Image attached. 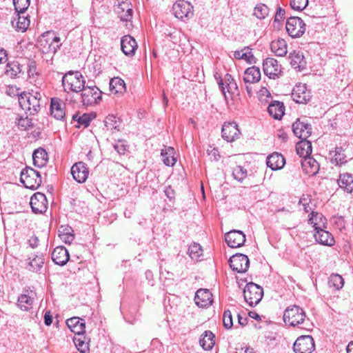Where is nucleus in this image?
<instances>
[{"label": "nucleus", "instance_id": "nucleus-1", "mask_svg": "<svg viewBox=\"0 0 353 353\" xmlns=\"http://www.w3.org/2000/svg\"><path fill=\"white\" fill-rule=\"evenodd\" d=\"M62 86L65 92H81L84 88L85 80L79 71H68L62 77Z\"/></svg>", "mask_w": 353, "mask_h": 353}, {"label": "nucleus", "instance_id": "nucleus-2", "mask_svg": "<svg viewBox=\"0 0 353 353\" xmlns=\"http://www.w3.org/2000/svg\"><path fill=\"white\" fill-rule=\"evenodd\" d=\"M41 94L39 92H23L19 97L21 108L30 115L39 112L41 107Z\"/></svg>", "mask_w": 353, "mask_h": 353}, {"label": "nucleus", "instance_id": "nucleus-3", "mask_svg": "<svg viewBox=\"0 0 353 353\" xmlns=\"http://www.w3.org/2000/svg\"><path fill=\"white\" fill-rule=\"evenodd\" d=\"M283 318L285 324L295 327L305 323L306 314L303 308L293 305L285 309Z\"/></svg>", "mask_w": 353, "mask_h": 353}, {"label": "nucleus", "instance_id": "nucleus-4", "mask_svg": "<svg viewBox=\"0 0 353 353\" xmlns=\"http://www.w3.org/2000/svg\"><path fill=\"white\" fill-rule=\"evenodd\" d=\"M20 181L28 189L36 190L41 184L40 173L32 168L26 167L21 172Z\"/></svg>", "mask_w": 353, "mask_h": 353}, {"label": "nucleus", "instance_id": "nucleus-5", "mask_svg": "<svg viewBox=\"0 0 353 353\" xmlns=\"http://www.w3.org/2000/svg\"><path fill=\"white\" fill-rule=\"evenodd\" d=\"M243 296L250 306H255L260 303L263 296V289L253 282L248 283L243 290Z\"/></svg>", "mask_w": 353, "mask_h": 353}, {"label": "nucleus", "instance_id": "nucleus-6", "mask_svg": "<svg viewBox=\"0 0 353 353\" xmlns=\"http://www.w3.org/2000/svg\"><path fill=\"white\" fill-rule=\"evenodd\" d=\"M81 102L85 106L99 103L102 99V92L97 86H85L81 90Z\"/></svg>", "mask_w": 353, "mask_h": 353}, {"label": "nucleus", "instance_id": "nucleus-7", "mask_svg": "<svg viewBox=\"0 0 353 353\" xmlns=\"http://www.w3.org/2000/svg\"><path fill=\"white\" fill-rule=\"evenodd\" d=\"M285 28L292 38H299L305 32V24L298 17H291L287 20Z\"/></svg>", "mask_w": 353, "mask_h": 353}, {"label": "nucleus", "instance_id": "nucleus-8", "mask_svg": "<svg viewBox=\"0 0 353 353\" xmlns=\"http://www.w3.org/2000/svg\"><path fill=\"white\" fill-rule=\"evenodd\" d=\"M174 16L181 20L190 19L193 16V6L188 1H177L172 6Z\"/></svg>", "mask_w": 353, "mask_h": 353}, {"label": "nucleus", "instance_id": "nucleus-9", "mask_svg": "<svg viewBox=\"0 0 353 353\" xmlns=\"http://www.w3.org/2000/svg\"><path fill=\"white\" fill-rule=\"evenodd\" d=\"M114 12L123 21H130L132 19L133 10L130 0H116Z\"/></svg>", "mask_w": 353, "mask_h": 353}, {"label": "nucleus", "instance_id": "nucleus-10", "mask_svg": "<svg viewBox=\"0 0 353 353\" xmlns=\"http://www.w3.org/2000/svg\"><path fill=\"white\" fill-rule=\"evenodd\" d=\"M295 353H312L315 350L314 339L310 335H303L297 338L294 343Z\"/></svg>", "mask_w": 353, "mask_h": 353}, {"label": "nucleus", "instance_id": "nucleus-11", "mask_svg": "<svg viewBox=\"0 0 353 353\" xmlns=\"http://www.w3.org/2000/svg\"><path fill=\"white\" fill-rule=\"evenodd\" d=\"M229 264L232 270L238 273H244L249 268L250 260L247 255L239 253L230 258Z\"/></svg>", "mask_w": 353, "mask_h": 353}, {"label": "nucleus", "instance_id": "nucleus-12", "mask_svg": "<svg viewBox=\"0 0 353 353\" xmlns=\"http://www.w3.org/2000/svg\"><path fill=\"white\" fill-rule=\"evenodd\" d=\"M263 70L264 74L272 79L279 78L282 73L281 65L274 58H267L263 61Z\"/></svg>", "mask_w": 353, "mask_h": 353}, {"label": "nucleus", "instance_id": "nucleus-13", "mask_svg": "<svg viewBox=\"0 0 353 353\" xmlns=\"http://www.w3.org/2000/svg\"><path fill=\"white\" fill-rule=\"evenodd\" d=\"M30 204L33 212L42 214L46 211L48 203L44 194L36 192L31 196Z\"/></svg>", "mask_w": 353, "mask_h": 353}, {"label": "nucleus", "instance_id": "nucleus-14", "mask_svg": "<svg viewBox=\"0 0 353 353\" xmlns=\"http://www.w3.org/2000/svg\"><path fill=\"white\" fill-rule=\"evenodd\" d=\"M222 137L228 142H233L240 137L241 132L235 122H225L222 126Z\"/></svg>", "mask_w": 353, "mask_h": 353}, {"label": "nucleus", "instance_id": "nucleus-15", "mask_svg": "<svg viewBox=\"0 0 353 353\" xmlns=\"http://www.w3.org/2000/svg\"><path fill=\"white\" fill-rule=\"evenodd\" d=\"M70 172L73 179L79 183H84L89 176V169L83 161L75 163L72 166Z\"/></svg>", "mask_w": 353, "mask_h": 353}, {"label": "nucleus", "instance_id": "nucleus-16", "mask_svg": "<svg viewBox=\"0 0 353 353\" xmlns=\"http://www.w3.org/2000/svg\"><path fill=\"white\" fill-rule=\"evenodd\" d=\"M225 241L230 248L242 246L245 241V235L241 230H231L225 234Z\"/></svg>", "mask_w": 353, "mask_h": 353}, {"label": "nucleus", "instance_id": "nucleus-17", "mask_svg": "<svg viewBox=\"0 0 353 353\" xmlns=\"http://www.w3.org/2000/svg\"><path fill=\"white\" fill-rule=\"evenodd\" d=\"M36 296V293L28 289H24L23 294L18 298V306L21 310L28 311L32 307V305Z\"/></svg>", "mask_w": 353, "mask_h": 353}, {"label": "nucleus", "instance_id": "nucleus-18", "mask_svg": "<svg viewBox=\"0 0 353 353\" xmlns=\"http://www.w3.org/2000/svg\"><path fill=\"white\" fill-rule=\"evenodd\" d=\"M292 130L294 134L301 139H307L311 133V125L297 119L292 125Z\"/></svg>", "mask_w": 353, "mask_h": 353}, {"label": "nucleus", "instance_id": "nucleus-19", "mask_svg": "<svg viewBox=\"0 0 353 353\" xmlns=\"http://www.w3.org/2000/svg\"><path fill=\"white\" fill-rule=\"evenodd\" d=\"M292 97L297 103H305L310 99V92L305 84L296 85L292 90Z\"/></svg>", "mask_w": 353, "mask_h": 353}, {"label": "nucleus", "instance_id": "nucleus-20", "mask_svg": "<svg viewBox=\"0 0 353 353\" xmlns=\"http://www.w3.org/2000/svg\"><path fill=\"white\" fill-rule=\"evenodd\" d=\"M195 303L200 307H206L212 303V294L209 290L199 289L194 296Z\"/></svg>", "mask_w": 353, "mask_h": 353}, {"label": "nucleus", "instance_id": "nucleus-21", "mask_svg": "<svg viewBox=\"0 0 353 353\" xmlns=\"http://www.w3.org/2000/svg\"><path fill=\"white\" fill-rule=\"evenodd\" d=\"M137 46V41L130 35H125L121 39V50L127 56H133Z\"/></svg>", "mask_w": 353, "mask_h": 353}, {"label": "nucleus", "instance_id": "nucleus-22", "mask_svg": "<svg viewBox=\"0 0 353 353\" xmlns=\"http://www.w3.org/2000/svg\"><path fill=\"white\" fill-rule=\"evenodd\" d=\"M327 228H321L320 229L315 230V234L314 236L316 242L320 244L332 246L334 244V239L332 234L327 231Z\"/></svg>", "mask_w": 353, "mask_h": 353}, {"label": "nucleus", "instance_id": "nucleus-23", "mask_svg": "<svg viewBox=\"0 0 353 353\" xmlns=\"http://www.w3.org/2000/svg\"><path fill=\"white\" fill-rule=\"evenodd\" d=\"M66 325L76 335L83 334L85 329V321L79 317L74 316L67 319Z\"/></svg>", "mask_w": 353, "mask_h": 353}, {"label": "nucleus", "instance_id": "nucleus-24", "mask_svg": "<svg viewBox=\"0 0 353 353\" xmlns=\"http://www.w3.org/2000/svg\"><path fill=\"white\" fill-rule=\"evenodd\" d=\"M307 222L314 228V230L327 227L326 217L322 213L318 212L312 211L308 215Z\"/></svg>", "mask_w": 353, "mask_h": 353}, {"label": "nucleus", "instance_id": "nucleus-25", "mask_svg": "<svg viewBox=\"0 0 353 353\" xmlns=\"http://www.w3.org/2000/svg\"><path fill=\"white\" fill-rule=\"evenodd\" d=\"M301 166L303 172L309 176L316 175L319 170V164L310 156L301 160Z\"/></svg>", "mask_w": 353, "mask_h": 353}, {"label": "nucleus", "instance_id": "nucleus-26", "mask_svg": "<svg viewBox=\"0 0 353 353\" xmlns=\"http://www.w3.org/2000/svg\"><path fill=\"white\" fill-rule=\"evenodd\" d=\"M68 250L63 246H59L54 249L52 252V259L54 263L59 265H64L69 260Z\"/></svg>", "mask_w": 353, "mask_h": 353}, {"label": "nucleus", "instance_id": "nucleus-27", "mask_svg": "<svg viewBox=\"0 0 353 353\" xmlns=\"http://www.w3.org/2000/svg\"><path fill=\"white\" fill-rule=\"evenodd\" d=\"M64 106L59 99L52 98L50 104L51 115L57 120H63L65 116Z\"/></svg>", "mask_w": 353, "mask_h": 353}, {"label": "nucleus", "instance_id": "nucleus-28", "mask_svg": "<svg viewBox=\"0 0 353 353\" xmlns=\"http://www.w3.org/2000/svg\"><path fill=\"white\" fill-rule=\"evenodd\" d=\"M283 156L278 152H274L267 157L266 164L272 170L281 169L285 165Z\"/></svg>", "mask_w": 353, "mask_h": 353}, {"label": "nucleus", "instance_id": "nucleus-29", "mask_svg": "<svg viewBox=\"0 0 353 353\" xmlns=\"http://www.w3.org/2000/svg\"><path fill=\"white\" fill-rule=\"evenodd\" d=\"M23 14L24 13L17 12L16 16L13 17V19L11 21L12 27L17 31H21L22 32H25L30 25V19L28 17L21 15Z\"/></svg>", "mask_w": 353, "mask_h": 353}, {"label": "nucleus", "instance_id": "nucleus-30", "mask_svg": "<svg viewBox=\"0 0 353 353\" xmlns=\"http://www.w3.org/2000/svg\"><path fill=\"white\" fill-rule=\"evenodd\" d=\"M243 81L245 83H255L261 79V71L259 68L252 66L245 70L243 75Z\"/></svg>", "mask_w": 353, "mask_h": 353}, {"label": "nucleus", "instance_id": "nucleus-31", "mask_svg": "<svg viewBox=\"0 0 353 353\" xmlns=\"http://www.w3.org/2000/svg\"><path fill=\"white\" fill-rule=\"evenodd\" d=\"M32 159L36 167L43 168L48 161V154L44 149L39 148L34 151Z\"/></svg>", "mask_w": 353, "mask_h": 353}, {"label": "nucleus", "instance_id": "nucleus-32", "mask_svg": "<svg viewBox=\"0 0 353 353\" xmlns=\"http://www.w3.org/2000/svg\"><path fill=\"white\" fill-rule=\"evenodd\" d=\"M296 151L303 159L310 156L312 151V143L307 139H301L296 145Z\"/></svg>", "mask_w": 353, "mask_h": 353}, {"label": "nucleus", "instance_id": "nucleus-33", "mask_svg": "<svg viewBox=\"0 0 353 353\" xmlns=\"http://www.w3.org/2000/svg\"><path fill=\"white\" fill-rule=\"evenodd\" d=\"M339 186L348 193L353 192V176L349 173L341 174L337 181Z\"/></svg>", "mask_w": 353, "mask_h": 353}, {"label": "nucleus", "instance_id": "nucleus-34", "mask_svg": "<svg viewBox=\"0 0 353 353\" xmlns=\"http://www.w3.org/2000/svg\"><path fill=\"white\" fill-rule=\"evenodd\" d=\"M215 336L210 330L205 331L199 339V344L205 350H211L215 344Z\"/></svg>", "mask_w": 353, "mask_h": 353}, {"label": "nucleus", "instance_id": "nucleus-35", "mask_svg": "<svg viewBox=\"0 0 353 353\" xmlns=\"http://www.w3.org/2000/svg\"><path fill=\"white\" fill-rule=\"evenodd\" d=\"M290 59L291 65L299 70H302L305 68L306 61L302 52L300 51H293L290 54Z\"/></svg>", "mask_w": 353, "mask_h": 353}, {"label": "nucleus", "instance_id": "nucleus-36", "mask_svg": "<svg viewBox=\"0 0 353 353\" xmlns=\"http://www.w3.org/2000/svg\"><path fill=\"white\" fill-rule=\"evenodd\" d=\"M287 43L283 39L272 41L270 44L271 50L278 57H283L287 52Z\"/></svg>", "mask_w": 353, "mask_h": 353}, {"label": "nucleus", "instance_id": "nucleus-37", "mask_svg": "<svg viewBox=\"0 0 353 353\" xmlns=\"http://www.w3.org/2000/svg\"><path fill=\"white\" fill-rule=\"evenodd\" d=\"M285 107L279 101H274L268 105V111L273 118L281 119L284 114Z\"/></svg>", "mask_w": 353, "mask_h": 353}, {"label": "nucleus", "instance_id": "nucleus-38", "mask_svg": "<svg viewBox=\"0 0 353 353\" xmlns=\"http://www.w3.org/2000/svg\"><path fill=\"white\" fill-rule=\"evenodd\" d=\"M110 90L112 94H123L126 91L125 83L120 77H114L110 81Z\"/></svg>", "mask_w": 353, "mask_h": 353}, {"label": "nucleus", "instance_id": "nucleus-39", "mask_svg": "<svg viewBox=\"0 0 353 353\" xmlns=\"http://www.w3.org/2000/svg\"><path fill=\"white\" fill-rule=\"evenodd\" d=\"M174 149L172 147H165L161 150V155L163 163L167 166H173L176 162V159L174 156Z\"/></svg>", "mask_w": 353, "mask_h": 353}, {"label": "nucleus", "instance_id": "nucleus-40", "mask_svg": "<svg viewBox=\"0 0 353 353\" xmlns=\"http://www.w3.org/2000/svg\"><path fill=\"white\" fill-rule=\"evenodd\" d=\"M59 236L65 243L70 244L74 239L73 230L68 225H61L58 230Z\"/></svg>", "mask_w": 353, "mask_h": 353}, {"label": "nucleus", "instance_id": "nucleus-41", "mask_svg": "<svg viewBox=\"0 0 353 353\" xmlns=\"http://www.w3.org/2000/svg\"><path fill=\"white\" fill-rule=\"evenodd\" d=\"M215 78L217 79V82L219 84V87L220 90L222 91L223 94L225 96V98L226 99V92H228L230 94H236L238 93V85L236 83V81L234 80L231 82V83L228 84L227 85L224 86V83L223 82L222 79L219 77V79L215 75Z\"/></svg>", "mask_w": 353, "mask_h": 353}, {"label": "nucleus", "instance_id": "nucleus-42", "mask_svg": "<svg viewBox=\"0 0 353 353\" xmlns=\"http://www.w3.org/2000/svg\"><path fill=\"white\" fill-rule=\"evenodd\" d=\"M28 270L32 272H38L43 267L44 259L42 254L35 255L32 259L29 258Z\"/></svg>", "mask_w": 353, "mask_h": 353}, {"label": "nucleus", "instance_id": "nucleus-43", "mask_svg": "<svg viewBox=\"0 0 353 353\" xmlns=\"http://www.w3.org/2000/svg\"><path fill=\"white\" fill-rule=\"evenodd\" d=\"M22 72V65L18 61H10L6 65L5 73L11 77H15Z\"/></svg>", "mask_w": 353, "mask_h": 353}, {"label": "nucleus", "instance_id": "nucleus-44", "mask_svg": "<svg viewBox=\"0 0 353 353\" xmlns=\"http://www.w3.org/2000/svg\"><path fill=\"white\" fill-rule=\"evenodd\" d=\"M328 285L330 288H332L334 290H339L344 285V279L338 274H332L328 279Z\"/></svg>", "mask_w": 353, "mask_h": 353}, {"label": "nucleus", "instance_id": "nucleus-45", "mask_svg": "<svg viewBox=\"0 0 353 353\" xmlns=\"http://www.w3.org/2000/svg\"><path fill=\"white\" fill-rule=\"evenodd\" d=\"M269 11L270 9L268 6L262 3H259L254 8L253 15L257 19L262 20L268 15Z\"/></svg>", "mask_w": 353, "mask_h": 353}, {"label": "nucleus", "instance_id": "nucleus-46", "mask_svg": "<svg viewBox=\"0 0 353 353\" xmlns=\"http://www.w3.org/2000/svg\"><path fill=\"white\" fill-rule=\"evenodd\" d=\"M73 341L77 350L81 353H87L89 351L88 343L85 342L83 334L74 336Z\"/></svg>", "mask_w": 353, "mask_h": 353}, {"label": "nucleus", "instance_id": "nucleus-47", "mask_svg": "<svg viewBox=\"0 0 353 353\" xmlns=\"http://www.w3.org/2000/svg\"><path fill=\"white\" fill-rule=\"evenodd\" d=\"M189 256L193 260H199V257L203 254V250L200 244L193 243L189 246L188 248Z\"/></svg>", "mask_w": 353, "mask_h": 353}, {"label": "nucleus", "instance_id": "nucleus-48", "mask_svg": "<svg viewBox=\"0 0 353 353\" xmlns=\"http://www.w3.org/2000/svg\"><path fill=\"white\" fill-rule=\"evenodd\" d=\"M94 117H92V114L85 113L81 116L74 114L72 119L77 121L79 125L88 127Z\"/></svg>", "mask_w": 353, "mask_h": 353}, {"label": "nucleus", "instance_id": "nucleus-49", "mask_svg": "<svg viewBox=\"0 0 353 353\" xmlns=\"http://www.w3.org/2000/svg\"><path fill=\"white\" fill-rule=\"evenodd\" d=\"M334 161L336 165L345 164L347 162L346 156L342 147H336L334 151Z\"/></svg>", "mask_w": 353, "mask_h": 353}, {"label": "nucleus", "instance_id": "nucleus-50", "mask_svg": "<svg viewBox=\"0 0 353 353\" xmlns=\"http://www.w3.org/2000/svg\"><path fill=\"white\" fill-rule=\"evenodd\" d=\"M16 120V123L18 128L21 130H28L32 125V120L28 117H19V118H17Z\"/></svg>", "mask_w": 353, "mask_h": 353}, {"label": "nucleus", "instance_id": "nucleus-51", "mask_svg": "<svg viewBox=\"0 0 353 353\" xmlns=\"http://www.w3.org/2000/svg\"><path fill=\"white\" fill-rule=\"evenodd\" d=\"M16 12L25 13L30 6V0H13Z\"/></svg>", "mask_w": 353, "mask_h": 353}, {"label": "nucleus", "instance_id": "nucleus-52", "mask_svg": "<svg viewBox=\"0 0 353 353\" xmlns=\"http://www.w3.org/2000/svg\"><path fill=\"white\" fill-rule=\"evenodd\" d=\"M232 176L236 180L242 181L247 176V170L241 165H237L233 168Z\"/></svg>", "mask_w": 353, "mask_h": 353}, {"label": "nucleus", "instance_id": "nucleus-53", "mask_svg": "<svg viewBox=\"0 0 353 353\" xmlns=\"http://www.w3.org/2000/svg\"><path fill=\"white\" fill-rule=\"evenodd\" d=\"M105 125L108 128V130H118L120 125L119 121L116 119V117L114 115H108L106 117V120L105 121Z\"/></svg>", "mask_w": 353, "mask_h": 353}, {"label": "nucleus", "instance_id": "nucleus-54", "mask_svg": "<svg viewBox=\"0 0 353 353\" xmlns=\"http://www.w3.org/2000/svg\"><path fill=\"white\" fill-rule=\"evenodd\" d=\"M308 4V0H291L290 6L293 10L301 11Z\"/></svg>", "mask_w": 353, "mask_h": 353}, {"label": "nucleus", "instance_id": "nucleus-55", "mask_svg": "<svg viewBox=\"0 0 353 353\" xmlns=\"http://www.w3.org/2000/svg\"><path fill=\"white\" fill-rule=\"evenodd\" d=\"M223 326L226 329H230L232 328L233 325V321H232V315L230 310H227L224 311L223 315Z\"/></svg>", "mask_w": 353, "mask_h": 353}, {"label": "nucleus", "instance_id": "nucleus-56", "mask_svg": "<svg viewBox=\"0 0 353 353\" xmlns=\"http://www.w3.org/2000/svg\"><path fill=\"white\" fill-rule=\"evenodd\" d=\"M114 148L119 154H124L125 152L128 150V145L125 143L124 141L119 140L114 145Z\"/></svg>", "mask_w": 353, "mask_h": 353}, {"label": "nucleus", "instance_id": "nucleus-57", "mask_svg": "<svg viewBox=\"0 0 353 353\" xmlns=\"http://www.w3.org/2000/svg\"><path fill=\"white\" fill-rule=\"evenodd\" d=\"M207 153L210 157L213 159L214 161H219L221 155L219 154V152L216 148H214L212 145H210L207 150Z\"/></svg>", "mask_w": 353, "mask_h": 353}, {"label": "nucleus", "instance_id": "nucleus-58", "mask_svg": "<svg viewBox=\"0 0 353 353\" xmlns=\"http://www.w3.org/2000/svg\"><path fill=\"white\" fill-rule=\"evenodd\" d=\"M37 74L36 62L33 60H29L28 63V74L29 77H33Z\"/></svg>", "mask_w": 353, "mask_h": 353}, {"label": "nucleus", "instance_id": "nucleus-59", "mask_svg": "<svg viewBox=\"0 0 353 353\" xmlns=\"http://www.w3.org/2000/svg\"><path fill=\"white\" fill-rule=\"evenodd\" d=\"M310 199L305 196L301 197L299 200V204L303 205V210L305 212H310L314 211L310 205Z\"/></svg>", "mask_w": 353, "mask_h": 353}, {"label": "nucleus", "instance_id": "nucleus-60", "mask_svg": "<svg viewBox=\"0 0 353 353\" xmlns=\"http://www.w3.org/2000/svg\"><path fill=\"white\" fill-rule=\"evenodd\" d=\"M285 10L281 8H279L276 10L274 21H279L285 18Z\"/></svg>", "mask_w": 353, "mask_h": 353}, {"label": "nucleus", "instance_id": "nucleus-61", "mask_svg": "<svg viewBox=\"0 0 353 353\" xmlns=\"http://www.w3.org/2000/svg\"><path fill=\"white\" fill-rule=\"evenodd\" d=\"M164 192L166 196L170 200L174 198L175 192L170 186L166 187L164 190Z\"/></svg>", "mask_w": 353, "mask_h": 353}, {"label": "nucleus", "instance_id": "nucleus-62", "mask_svg": "<svg viewBox=\"0 0 353 353\" xmlns=\"http://www.w3.org/2000/svg\"><path fill=\"white\" fill-rule=\"evenodd\" d=\"M28 244L32 248H34L38 246L39 239L36 236H32L28 239Z\"/></svg>", "mask_w": 353, "mask_h": 353}, {"label": "nucleus", "instance_id": "nucleus-63", "mask_svg": "<svg viewBox=\"0 0 353 353\" xmlns=\"http://www.w3.org/2000/svg\"><path fill=\"white\" fill-rule=\"evenodd\" d=\"M8 61V54L6 50L0 48V64L4 63Z\"/></svg>", "mask_w": 353, "mask_h": 353}, {"label": "nucleus", "instance_id": "nucleus-64", "mask_svg": "<svg viewBox=\"0 0 353 353\" xmlns=\"http://www.w3.org/2000/svg\"><path fill=\"white\" fill-rule=\"evenodd\" d=\"M52 323V317L50 311L46 312L44 314V323L49 326Z\"/></svg>", "mask_w": 353, "mask_h": 353}]
</instances>
